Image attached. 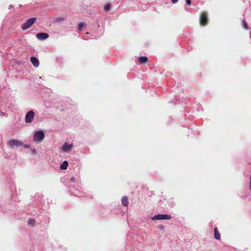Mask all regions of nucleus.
<instances>
[{
    "instance_id": "nucleus-23",
    "label": "nucleus",
    "mask_w": 251,
    "mask_h": 251,
    "mask_svg": "<svg viewBox=\"0 0 251 251\" xmlns=\"http://www.w3.org/2000/svg\"><path fill=\"white\" fill-rule=\"evenodd\" d=\"M158 228L160 230H162L164 229V226H161L160 225L159 226H158Z\"/></svg>"
},
{
    "instance_id": "nucleus-4",
    "label": "nucleus",
    "mask_w": 251,
    "mask_h": 251,
    "mask_svg": "<svg viewBox=\"0 0 251 251\" xmlns=\"http://www.w3.org/2000/svg\"><path fill=\"white\" fill-rule=\"evenodd\" d=\"M208 22L207 14L205 12H201L200 15V23L201 26L205 25Z\"/></svg>"
},
{
    "instance_id": "nucleus-8",
    "label": "nucleus",
    "mask_w": 251,
    "mask_h": 251,
    "mask_svg": "<svg viewBox=\"0 0 251 251\" xmlns=\"http://www.w3.org/2000/svg\"><path fill=\"white\" fill-rule=\"evenodd\" d=\"M36 37L40 40H44L49 37V34L46 33L40 32L36 35Z\"/></svg>"
},
{
    "instance_id": "nucleus-28",
    "label": "nucleus",
    "mask_w": 251,
    "mask_h": 251,
    "mask_svg": "<svg viewBox=\"0 0 251 251\" xmlns=\"http://www.w3.org/2000/svg\"><path fill=\"white\" fill-rule=\"evenodd\" d=\"M29 220H33L32 219H31V218H29L28 219Z\"/></svg>"
},
{
    "instance_id": "nucleus-16",
    "label": "nucleus",
    "mask_w": 251,
    "mask_h": 251,
    "mask_svg": "<svg viewBox=\"0 0 251 251\" xmlns=\"http://www.w3.org/2000/svg\"><path fill=\"white\" fill-rule=\"evenodd\" d=\"M110 7V4L109 3L106 4L104 7V10L105 11H108Z\"/></svg>"
},
{
    "instance_id": "nucleus-6",
    "label": "nucleus",
    "mask_w": 251,
    "mask_h": 251,
    "mask_svg": "<svg viewBox=\"0 0 251 251\" xmlns=\"http://www.w3.org/2000/svg\"><path fill=\"white\" fill-rule=\"evenodd\" d=\"M172 217L168 214H157L151 217V220H170Z\"/></svg>"
},
{
    "instance_id": "nucleus-7",
    "label": "nucleus",
    "mask_w": 251,
    "mask_h": 251,
    "mask_svg": "<svg viewBox=\"0 0 251 251\" xmlns=\"http://www.w3.org/2000/svg\"><path fill=\"white\" fill-rule=\"evenodd\" d=\"M73 148V144L65 142L61 147V151L66 152L71 151Z\"/></svg>"
},
{
    "instance_id": "nucleus-20",
    "label": "nucleus",
    "mask_w": 251,
    "mask_h": 251,
    "mask_svg": "<svg viewBox=\"0 0 251 251\" xmlns=\"http://www.w3.org/2000/svg\"><path fill=\"white\" fill-rule=\"evenodd\" d=\"M70 180L72 182H75V178L74 176H72L70 178Z\"/></svg>"
},
{
    "instance_id": "nucleus-21",
    "label": "nucleus",
    "mask_w": 251,
    "mask_h": 251,
    "mask_svg": "<svg viewBox=\"0 0 251 251\" xmlns=\"http://www.w3.org/2000/svg\"><path fill=\"white\" fill-rule=\"evenodd\" d=\"M22 146H23L24 148H29V145L28 144L24 145L23 144V145H22Z\"/></svg>"
},
{
    "instance_id": "nucleus-13",
    "label": "nucleus",
    "mask_w": 251,
    "mask_h": 251,
    "mask_svg": "<svg viewBox=\"0 0 251 251\" xmlns=\"http://www.w3.org/2000/svg\"><path fill=\"white\" fill-rule=\"evenodd\" d=\"M122 204L125 206H127L128 204V198L126 196H124L122 199Z\"/></svg>"
},
{
    "instance_id": "nucleus-25",
    "label": "nucleus",
    "mask_w": 251,
    "mask_h": 251,
    "mask_svg": "<svg viewBox=\"0 0 251 251\" xmlns=\"http://www.w3.org/2000/svg\"><path fill=\"white\" fill-rule=\"evenodd\" d=\"M14 8V6L13 5H11L10 4L9 6V9H10L11 8Z\"/></svg>"
},
{
    "instance_id": "nucleus-11",
    "label": "nucleus",
    "mask_w": 251,
    "mask_h": 251,
    "mask_svg": "<svg viewBox=\"0 0 251 251\" xmlns=\"http://www.w3.org/2000/svg\"><path fill=\"white\" fill-rule=\"evenodd\" d=\"M68 166V162L67 161H64L60 166V169L62 170H65L67 169Z\"/></svg>"
},
{
    "instance_id": "nucleus-26",
    "label": "nucleus",
    "mask_w": 251,
    "mask_h": 251,
    "mask_svg": "<svg viewBox=\"0 0 251 251\" xmlns=\"http://www.w3.org/2000/svg\"><path fill=\"white\" fill-rule=\"evenodd\" d=\"M0 113L1 114V116H4L5 114V113L2 112H0Z\"/></svg>"
},
{
    "instance_id": "nucleus-18",
    "label": "nucleus",
    "mask_w": 251,
    "mask_h": 251,
    "mask_svg": "<svg viewBox=\"0 0 251 251\" xmlns=\"http://www.w3.org/2000/svg\"><path fill=\"white\" fill-rule=\"evenodd\" d=\"M84 27V24L83 23H80L78 24V29L81 30L82 27Z\"/></svg>"
},
{
    "instance_id": "nucleus-27",
    "label": "nucleus",
    "mask_w": 251,
    "mask_h": 251,
    "mask_svg": "<svg viewBox=\"0 0 251 251\" xmlns=\"http://www.w3.org/2000/svg\"><path fill=\"white\" fill-rule=\"evenodd\" d=\"M127 221V224H128V226H130V223L128 222V221Z\"/></svg>"
},
{
    "instance_id": "nucleus-1",
    "label": "nucleus",
    "mask_w": 251,
    "mask_h": 251,
    "mask_svg": "<svg viewBox=\"0 0 251 251\" xmlns=\"http://www.w3.org/2000/svg\"><path fill=\"white\" fill-rule=\"evenodd\" d=\"M45 138V134L42 131H37L35 132L33 136V140L34 142L39 143H41Z\"/></svg>"
},
{
    "instance_id": "nucleus-17",
    "label": "nucleus",
    "mask_w": 251,
    "mask_h": 251,
    "mask_svg": "<svg viewBox=\"0 0 251 251\" xmlns=\"http://www.w3.org/2000/svg\"><path fill=\"white\" fill-rule=\"evenodd\" d=\"M243 27H244L245 29H248V25H247V24L246 23V22H245V21H243Z\"/></svg>"
},
{
    "instance_id": "nucleus-5",
    "label": "nucleus",
    "mask_w": 251,
    "mask_h": 251,
    "mask_svg": "<svg viewBox=\"0 0 251 251\" xmlns=\"http://www.w3.org/2000/svg\"><path fill=\"white\" fill-rule=\"evenodd\" d=\"M34 116H35V114L33 111L30 110V111H28L25 115V123L27 124L31 123L33 121Z\"/></svg>"
},
{
    "instance_id": "nucleus-19",
    "label": "nucleus",
    "mask_w": 251,
    "mask_h": 251,
    "mask_svg": "<svg viewBox=\"0 0 251 251\" xmlns=\"http://www.w3.org/2000/svg\"><path fill=\"white\" fill-rule=\"evenodd\" d=\"M192 2L191 0H186V4L190 6L191 5Z\"/></svg>"
},
{
    "instance_id": "nucleus-10",
    "label": "nucleus",
    "mask_w": 251,
    "mask_h": 251,
    "mask_svg": "<svg viewBox=\"0 0 251 251\" xmlns=\"http://www.w3.org/2000/svg\"><path fill=\"white\" fill-rule=\"evenodd\" d=\"M214 238L216 240H220L221 238V235L218 230V228L217 227H215L214 228Z\"/></svg>"
},
{
    "instance_id": "nucleus-14",
    "label": "nucleus",
    "mask_w": 251,
    "mask_h": 251,
    "mask_svg": "<svg viewBox=\"0 0 251 251\" xmlns=\"http://www.w3.org/2000/svg\"><path fill=\"white\" fill-rule=\"evenodd\" d=\"M148 57L145 56H142L139 58V60L141 63H146L148 61Z\"/></svg>"
},
{
    "instance_id": "nucleus-9",
    "label": "nucleus",
    "mask_w": 251,
    "mask_h": 251,
    "mask_svg": "<svg viewBox=\"0 0 251 251\" xmlns=\"http://www.w3.org/2000/svg\"><path fill=\"white\" fill-rule=\"evenodd\" d=\"M30 60L32 65L35 67H38L39 66V61L37 57L35 56H32L30 57Z\"/></svg>"
},
{
    "instance_id": "nucleus-12",
    "label": "nucleus",
    "mask_w": 251,
    "mask_h": 251,
    "mask_svg": "<svg viewBox=\"0 0 251 251\" xmlns=\"http://www.w3.org/2000/svg\"><path fill=\"white\" fill-rule=\"evenodd\" d=\"M73 193L76 196L78 197H84V195L83 193L79 191L78 190H74L73 192Z\"/></svg>"
},
{
    "instance_id": "nucleus-15",
    "label": "nucleus",
    "mask_w": 251,
    "mask_h": 251,
    "mask_svg": "<svg viewBox=\"0 0 251 251\" xmlns=\"http://www.w3.org/2000/svg\"><path fill=\"white\" fill-rule=\"evenodd\" d=\"M36 221H28L27 225L31 227H33L35 226Z\"/></svg>"
},
{
    "instance_id": "nucleus-2",
    "label": "nucleus",
    "mask_w": 251,
    "mask_h": 251,
    "mask_svg": "<svg viewBox=\"0 0 251 251\" xmlns=\"http://www.w3.org/2000/svg\"><path fill=\"white\" fill-rule=\"evenodd\" d=\"M37 18L36 17L32 18L27 20L21 26L23 30H25L30 27L36 22Z\"/></svg>"
},
{
    "instance_id": "nucleus-3",
    "label": "nucleus",
    "mask_w": 251,
    "mask_h": 251,
    "mask_svg": "<svg viewBox=\"0 0 251 251\" xmlns=\"http://www.w3.org/2000/svg\"><path fill=\"white\" fill-rule=\"evenodd\" d=\"M23 145V143L20 140L17 139H12L7 143V146L10 148L15 149L18 148Z\"/></svg>"
},
{
    "instance_id": "nucleus-22",
    "label": "nucleus",
    "mask_w": 251,
    "mask_h": 251,
    "mask_svg": "<svg viewBox=\"0 0 251 251\" xmlns=\"http://www.w3.org/2000/svg\"><path fill=\"white\" fill-rule=\"evenodd\" d=\"M31 152L33 154H35L36 152V151L35 149L33 148V149H31Z\"/></svg>"
},
{
    "instance_id": "nucleus-24",
    "label": "nucleus",
    "mask_w": 251,
    "mask_h": 251,
    "mask_svg": "<svg viewBox=\"0 0 251 251\" xmlns=\"http://www.w3.org/2000/svg\"><path fill=\"white\" fill-rule=\"evenodd\" d=\"M178 0H172V2L174 4L176 3Z\"/></svg>"
}]
</instances>
